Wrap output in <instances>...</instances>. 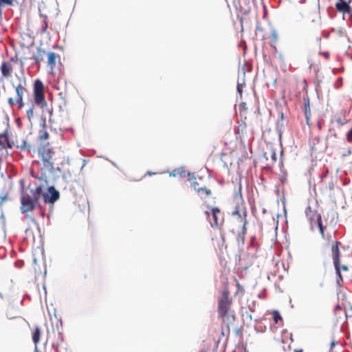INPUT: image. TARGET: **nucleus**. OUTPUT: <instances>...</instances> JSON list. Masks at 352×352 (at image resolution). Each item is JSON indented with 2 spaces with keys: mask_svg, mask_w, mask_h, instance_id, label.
<instances>
[{
  "mask_svg": "<svg viewBox=\"0 0 352 352\" xmlns=\"http://www.w3.org/2000/svg\"><path fill=\"white\" fill-rule=\"evenodd\" d=\"M59 192L53 186L48 188V193L45 192L44 188L41 185H35L34 186L29 185L27 188L22 186L21 211L23 214L33 211L38 205V201L41 197L45 203L54 204L59 199Z\"/></svg>",
  "mask_w": 352,
  "mask_h": 352,
  "instance_id": "nucleus-1",
  "label": "nucleus"
},
{
  "mask_svg": "<svg viewBox=\"0 0 352 352\" xmlns=\"http://www.w3.org/2000/svg\"><path fill=\"white\" fill-rule=\"evenodd\" d=\"M232 299L230 297V291L225 287L220 293L217 300V311L219 317L223 324L228 327L235 320L234 312L232 310Z\"/></svg>",
  "mask_w": 352,
  "mask_h": 352,
  "instance_id": "nucleus-2",
  "label": "nucleus"
},
{
  "mask_svg": "<svg viewBox=\"0 0 352 352\" xmlns=\"http://www.w3.org/2000/svg\"><path fill=\"white\" fill-rule=\"evenodd\" d=\"M54 155L55 151L49 143L42 144L38 148V155L41 161H34L33 165L40 166L42 175L52 173L54 170Z\"/></svg>",
  "mask_w": 352,
  "mask_h": 352,
  "instance_id": "nucleus-3",
  "label": "nucleus"
},
{
  "mask_svg": "<svg viewBox=\"0 0 352 352\" xmlns=\"http://www.w3.org/2000/svg\"><path fill=\"white\" fill-rule=\"evenodd\" d=\"M14 94L7 98V103L11 108L16 107L18 109H22L25 106L23 98L28 92L27 82L25 77L20 78L18 83H12Z\"/></svg>",
  "mask_w": 352,
  "mask_h": 352,
  "instance_id": "nucleus-4",
  "label": "nucleus"
},
{
  "mask_svg": "<svg viewBox=\"0 0 352 352\" xmlns=\"http://www.w3.org/2000/svg\"><path fill=\"white\" fill-rule=\"evenodd\" d=\"M305 215L307 218L311 230H314V225L317 224L318 228L320 230V233L323 239H327L330 241L331 239V235H325L324 231L326 226H323L321 214L316 210L311 208L310 206H308L305 209Z\"/></svg>",
  "mask_w": 352,
  "mask_h": 352,
  "instance_id": "nucleus-5",
  "label": "nucleus"
},
{
  "mask_svg": "<svg viewBox=\"0 0 352 352\" xmlns=\"http://www.w3.org/2000/svg\"><path fill=\"white\" fill-rule=\"evenodd\" d=\"M45 87L43 82L36 79L33 85V98L35 104L43 107L47 105L45 96Z\"/></svg>",
  "mask_w": 352,
  "mask_h": 352,
  "instance_id": "nucleus-6",
  "label": "nucleus"
},
{
  "mask_svg": "<svg viewBox=\"0 0 352 352\" xmlns=\"http://www.w3.org/2000/svg\"><path fill=\"white\" fill-rule=\"evenodd\" d=\"M205 214L212 227L219 228L223 224L224 215L219 208L213 207L210 211H206Z\"/></svg>",
  "mask_w": 352,
  "mask_h": 352,
  "instance_id": "nucleus-7",
  "label": "nucleus"
},
{
  "mask_svg": "<svg viewBox=\"0 0 352 352\" xmlns=\"http://www.w3.org/2000/svg\"><path fill=\"white\" fill-rule=\"evenodd\" d=\"M14 146V142L10 139L9 131L8 129L5 130L3 133H0V149L9 155L8 149H12Z\"/></svg>",
  "mask_w": 352,
  "mask_h": 352,
  "instance_id": "nucleus-8",
  "label": "nucleus"
},
{
  "mask_svg": "<svg viewBox=\"0 0 352 352\" xmlns=\"http://www.w3.org/2000/svg\"><path fill=\"white\" fill-rule=\"evenodd\" d=\"M13 60L14 58H12L10 60L2 61L0 66V70L3 78L8 79L12 76L14 67L12 61Z\"/></svg>",
  "mask_w": 352,
  "mask_h": 352,
  "instance_id": "nucleus-9",
  "label": "nucleus"
},
{
  "mask_svg": "<svg viewBox=\"0 0 352 352\" xmlns=\"http://www.w3.org/2000/svg\"><path fill=\"white\" fill-rule=\"evenodd\" d=\"M341 245V243L338 241H336L331 245V256L333 263L336 269V271L339 272V261L340 260V252L339 246Z\"/></svg>",
  "mask_w": 352,
  "mask_h": 352,
  "instance_id": "nucleus-10",
  "label": "nucleus"
},
{
  "mask_svg": "<svg viewBox=\"0 0 352 352\" xmlns=\"http://www.w3.org/2000/svg\"><path fill=\"white\" fill-rule=\"evenodd\" d=\"M234 199L236 202L237 206L235 208V210L233 212L234 214H238L239 217H241L240 211V206L244 204V200L243 199L242 192H241V186L239 184L237 189L235 190L234 193Z\"/></svg>",
  "mask_w": 352,
  "mask_h": 352,
  "instance_id": "nucleus-11",
  "label": "nucleus"
},
{
  "mask_svg": "<svg viewBox=\"0 0 352 352\" xmlns=\"http://www.w3.org/2000/svg\"><path fill=\"white\" fill-rule=\"evenodd\" d=\"M335 6L337 11L343 14H351L352 12V8L345 0H337Z\"/></svg>",
  "mask_w": 352,
  "mask_h": 352,
  "instance_id": "nucleus-12",
  "label": "nucleus"
},
{
  "mask_svg": "<svg viewBox=\"0 0 352 352\" xmlns=\"http://www.w3.org/2000/svg\"><path fill=\"white\" fill-rule=\"evenodd\" d=\"M47 65L50 68V73L54 72V69L56 66L57 59L60 58V56L53 52H50L47 54Z\"/></svg>",
  "mask_w": 352,
  "mask_h": 352,
  "instance_id": "nucleus-13",
  "label": "nucleus"
},
{
  "mask_svg": "<svg viewBox=\"0 0 352 352\" xmlns=\"http://www.w3.org/2000/svg\"><path fill=\"white\" fill-rule=\"evenodd\" d=\"M303 102L305 104L304 113L306 119V122L309 126L312 124L311 121V113L310 109L309 99L308 97L303 98Z\"/></svg>",
  "mask_w": 352,
  "mask_h": 352,
  "instance_id": "nucleus-14",
  "label": "nucleus"
},
{
  "mask_svg": "<svg viewBox=\"0 0 352 352\" xmlns=\"http://www.w3.org/2000/svg\"><path fill=\"white\" fill-rule=\"evenodd\" d=\"M264 156L270 162L266 164L267 166H272L277 160L276 153L274 149H270L268 153H265Z\"/></svg>",
  "mask_w": 352,
  "mask_h": 352,
  "instance_id": "nucleus-15",
  "label": "nucleus"
},
{
  "mask_svg": "<svg viewBox=\"0 0 352 352\" xmlns=\"http://www.w3.org/2000/svg\"><path fill=\"white\" fill-rule=\"evenodd\" d=\"M334 314L336 316V322L343 320L346 318V311L342 309L339 305H337L334 309Z\"/></svg>",
  "mask_w": 352,
  "mask_h": 352,
  "instance_id": "nucleus-16",
  "label": "nucleus"
},
{
  "mask_svg": "<svg viewBox=\"0 0 352 352\" xmlns=\"http://www.w3.org/2000/svg\"><path fill=\"white\" fill-rule=\"evenodd\" d=\"M36 54L33 55L32 59H33L35 63L38 65H40L41 62L43 60L44 56L47 54L44 49L41 47L36 48Z\"/></svg>",
  "mask_w": 352,
  "mask_h": 352,
  "instance_id": "nucleus-17",
  "label": "nucleus"
},
{
  "mask_svg": "<svg viewBox=\"0 0 352 352\" xmlns=\"http://www.w3.org/2000/svg\"><path fill=\"white\" fill-rule=\"evenodd\" d=\"M334 120L340 125H343L348 122L346 111L344 109L334 116Z\"/></svg>",
  "mask_w": 352,
  "mask_h": 352,
  "instance_id": "nucleus-18",
  "label": "nucleus"
},
{
  "mask_svg": "<svg viewBox=\"0 0 352 352\" xmlns=\"http://www.w3.org/2000/svg\"><path fill=\"white\" fill-rule=\"evenodd\" d=\"M41 333L42 332L41 328L38 326L35 327L32 333V338L34 346H38V344L41 340Z\"/></svg>",
  "mask_w": 352,
  "mask_h": 352,
  "instance_id": "nucleus-19",
  "label": "nucleus"
},
{
  "mask_svg": "<svg viewBox=\"0 0 352 352\" xmlns=\"http://www.w3.org/2000/svg\"><path fill=\"white\" fill-rule=\"evenodd\" d=\"M242 222H243L242 231L238 234L237 241L239 243L243 244L245 242V236L247 233L246 225L248 223V221L245 218L244 220L242 219Z\"/></svg>",
  "mask_w": 352,
  "mask_h": 352,
  "instance_id": "nucleus-20",
  "label": "nucleus"
},
{
  "mask_svg": "<svg viewBox=\"0 0 352 352\" xmlns=\"http://www.w3.org/2000/svg\"><path fill=\"white\" fill-rule=\"evenodd\" d=\"M344 271V272H347L349 270V267L347 265H340V260L339 261V272H338V271H336V274L338 276V279H337V283L338 285H341V283L343 282V278H342V276L341 274V271Z\"/></svg>",
  "mask_w": 352,
  "mask_h": 352,
  "instance_id": "nucleus-21",
  "label": "nucleus"
},
{
  "mask_svg": "<svg viewBox=\"0 0 352 352\" xmlns=\"http://www.w3.org/2000/svg\"><path fill=\"white\" fill-rule=\"evenodd\" d=\"M197 192L201 198H207L210 197L212 195L211 190L206 186H201L198 189Z\"/></svg>",
  "mask_w": 352,
  "mask_h": 352,
  "instance_id": "nucleus-22",
  "label": "nucleus"
},
{
  "mask_svg": "<svg viewBox=\"0 0 352 352\" xmlns=\"http://www.w3.org/2000/svg\"><path fill=\"white\" fill-rule=\"evenodd\" d=\"M49 133L47 131L45 126H44L43 128L39 131L38 139L41 141L46 140L49 138Z\"/></svg>",
  "mask_w": 352,
  "mask_h": 352,
  "instance_id": "nucleus-23",
  "label": "nucleus"
},
{
  "mask_svg": "<svg viewBox=\"0 0 352 352\" xmlns=\"http://www.w3.org/2000/svg\"><path fill=\"white\" fill-rule=\"evenodd\" d=\"M16 147L21 151H25L31 148V145L27 142L26 140H23L21 144L16 145Z\"/></svg>",
  "mask_w": 352,
  "mask_h": 352,
  "instance_id": "nucleus-24",
  "label": "nucleus"
},
{
  "mask_svg": "<svg viewBox=\"0 0 352 352\" xmlns=\"http://www.w3.org/2000/svg\"><path fill=\"white\" fill-rule=\"evenodd\" d=\"M34 113V105H32L26 111V115H27V117L29 119V120H30L33 118Z\"/></svg>",
  "mask_w": 352,
  "mask_h": 352,
  "instance_id": "nucleus-25",
  "label": "nucleus"
},
{
  "mask_svg": "<svg viewBox=\"0 0 352 352\" xmlns=\"http://www.w3.org/2000/svg\"><path fill=\"white\" fill-rule=\"evenodd\" d=\"M235 283H236V286L237 287V290L236 292V294H239V293H241V294H243L244 293V289L243 287L240 285L239 280L237 279H235Z\"/></svg>",
  "mask_w": 352,
  "mask_h": 352,
  "instance_id": "nucleus-26",
  "label": "nucleus"
},
{
  "mask_svg": "<svg viewBox=\"0 0 352 352\" xmlns=\"http://www.w3.org/2000/svg\"><path fill=\"white\" fill-rule=\"evenodd\" d=\"M273 318L276 323H278V320L282 319L280 314L277 311H274L273 312Z\"/></svg>",
  "mask_w": 352,
  "mask_h": 352,
  "instance_id": "nucleus-27",
  "label": "nucleus"
},
{
  "mask_svg": "<svg viewBox=\"0 0 352 352\" xmlns=\"http://www.w3.org/2000/svg\"><path fill=\"white\" fill-rule=\"evenodd\" d=\"M184 170H175L172 173L170 174V176H174L175 177L176 175H179L180 176H184Z\"/></svg>",
  "mask_w": 352,
  "mask_h": 352,
  "instance_id": "nucleus-28",
  "label": "nucleus"
},
{
  "mask_svg": "<svg viewBox=\"0 0 352 352\" xmlns=\"http://www.w3.org/2000/svg\"><path fill=\"white\" fill-rule=\"evenodd\" d=\"M192 186L193 187V188L195 189V190L196 192H197L198 189L200 188L202 186H201L198 182L197 181H194L192 183Z\"/></svg>",
  "mask_w": 352,
  "mask_h": 352,
  "instance_id": "nucleus-29",
  "label": "nucleus"
},
{
  "mask_svg": "<svg viewBox=\"0 0 352 352\" xmlns=\"http://www.w3.org/2000/svg\"><path fill=\"white\" fill-rule=\"evenodd\" d=\"M271 38L274 43H276L278 41V34L276 32L273 31L271 33Z\"/></svg>",
  "mask_w": 352,
  "mask_h": 352,
  "instance_id": "nucleus-30",
  "label": "nucleus"
},
{
  "mask_svg": "<svg viewBox=\"0 0 352 352\" xmlns=\"http://www.w3.org/2000/svg\"><path fill=\"white\" fill-rule=\"evenodd\" d=\"M346 140L348 142H352V129L346 134Z\"/></svg>",
  "mask_w": 352,
  "mask_h": 352,
  "instance_id": "nucleus-31",
  "label": "nucleus"
},
{
  "mask_svg": "<svg viewBox=\"0 0 352 352\" xmlns=\"http://www.w3.org/2000/svg\"><path fill=\"white\" fill-rule=\"evenodd\" d=\"M319 54L323 56L327 60L329 58L330 54L329 52H320Z\"/></svg>",
  "mask_w": 352,
  "mask_h": 352,
  "instance_id": "nucleus-32",
  "label": "nucleus"
},
{
  "mask_svg": "<svg viewBox=\"0 0 352 352\" xmlns=\"http://www.w3.org/2000/svg\"><path fill=\"white\" fill-rule=\"evenodd\" d=\"M7 199L6 195H0V205L3 204Z\"/></svg>",
  "mask_w": 352,
  "mask_h": 352,
  "instance_id": "nucleus-33",
  "label": "nucleus"
},
{
  "mask_svg": "<svg viewBox=\"0 0 352 352\" xmlns=\"http://www.w3.org/2000/svg\"><path fill=\"white\" fill-rule=\"evenodd\" d=\"M351 153V148L349 147L347 148L346 151L342 154L343 156L349 155Z\"/></svg>",
  "mask_w": 352,
  "mask_h": 352,
  "instance_id": "nucleus-34",
  "label": "nucleus"
},
{
  "mask_svg": "<svg viewBox=\"0 0 352 352\" xmlns=\"http://www.w3.org/2000/svg\"><path fill=\"white\" fill-rule=\"evenodd\" d=\"M237 91H238L240 94H241V93H242V91H242V86H241V85H239V84H238V85H237Z\"/></svg>",
  "mask_w": 352,
  "mask_h": 352,
  "instance_id": "nucleus-35",
  "label": "nucleus"
},
{
  "mask_svg": "<svg viewBox=\"0 0 352 352\" xmlns=\"http://www.w3.org/2000/svg\"><path fill=\"white\" fill-rule=\"evenodd\" d=\"M34 352H45V351H42L38 348V346H34Z\"/></svg>",
  "mask_w": 352,
  "mask_h": 352,
  "instance_id": "nucleus-36",
  "label": "nucleus"
},
{
  "mask_svg": "<svg viewBox=\"0 0 352 352\" xmlns=\"http://www.w3.org/2000/svg\"><path fill=\"white\" fill-rule=\"evenodd\" d=\"M312 150H314V151H318V148L315 146V145H313L312 147H311Z\"/></svg>",
  "mask_w": 352,
  "mask_h": 352,
  "instance_id": "nucleus-37",
  "label": "nucleus"
},
{
  "mask_svg": "<svg viewBox=\"0 0 352 352\" xmlns=\"http://www.w3.org/2000/svg\"><path fill=\"white\" fill-rule=\"evenodd\" d=\"M242 107H243V108H245V103H241V104H240V108H242Z\"/></svg>",
  "mask_w": 352,
  "mask_h": 352,
  "instance_id": "nucleus-38",
  "label": "nucleus"
},
{
  "mask_svg": "<svg viewBox=\"0 0 352 352\" xmlns=\"http://www.w3.org/2000/svg\"><path fill=\"white\" fill-rule=\"evenodd\" d=\"M47 24L46 23H45V28H44V30L43 31H45V30L47 29Z\"/></svg>",
  "mask_w": 352,
  "mask_h": 352,
  "instance_id": "nucleus-39",
  "label": "nucleus"
},
{
  "mask_svg": "<svg viewBox=\"0 0 352 352\" xmlns=\"http://www.w3.org/2000/svg\"><path fill=\"white\" fill-rule=\"evenodd\" d=\"M243 214L244 217L246 216V210H244V211L243 212Z\"/></svg>",
  "mask_w": 352,
  "mask_h": 352,
  "instance_id": "nucleus-40",
  "label": "nucleus"
},
{
  "mask_svg": "<svg viewBox=\"0 0 352 352\" xmlns=\"http://www.w3.org/2000/svg\"><path fill=\"white\" fill-rule=\"evenodd\" d=\"M153 173H151V172H148V173H146V175H153Z\"/></svg>",
  "mask_w": 352,
  "mask_h": 352,
  "instance_id": "nucleus-41",
  "label": "nucleus"
},
{
  "mask_svg": "<svg viewBox=\"0 0 352 352\" xmlns=\"http://www.w3.org/2000/svg\"><path fill=\"white\" fill-rule=\"evenodd\" d=\"M314 140V141H316L317 142H319V139H318V138H315Z\"/></svg>",
  "mask_w": 352,
  "mask_h": 352,
  "instance_id": "nucleus-42",
  "label": "nucleus"
},
{
  "mask_svg": "<svg viewBox=\"0 0 352 352\" xmlns=\"http://www.w3.org/2000/svg\"><path fill=\"white\" fill-rule=\"evenodd\" d=\"M280 117H281V119H283V118H284V115H283V113H281Z\"/></svg>",
  "mask_w": 352,
  "mask_h": 352,
  "instance_id": "nucleus-43",
  "label": "nucleus"
},
{
  "mask_svg": "<svg viewBox=\"0 0 352 352\" xmlns=\"http://www.w3.org/2000/svg\"><path fill=\"white\" fill-rule=\"evenodd\" d=\"M272 47H274V49L276 51V46H274V45H272Z\"/></svg>",
  "mask_w": 352,
  "mask_h": 352,
  "instance_id": "nucleus-44",
  "label": "nucleus"
},
{
  "mask_svg": "<svg viewBox=\"0 0 352 352\" xmlns=\"http://www.w3.org/2000/svg\"><path fill=\"white\" fill-rule=\"evenodd\" d=\"M245 128V124H244V125L243 126V129H244Z\"/></svg>",
  "mask_w": 352,
  "mask_h": 352,
  "instance_id": "nucleus-45",
  "label": "nucleus"
},
{
  "mask_svg": "<svg viewBox=\"0 0 352 352\" xmlns=\"http://www.w3.org/2000/svg\"><path fill=\"white\" fill-rule=\"evenodd\" d=\"M297 352H302V351H298Z\"/></svg>",
  "mask_w": 352,
  "mask_h": 352,
  "instance_id": "nucleus-46",
  "label": "nucleus"
},
{
  "mask_svg": "<svg viewBox=\"0 0 352 352\" xmlns=\"http://www.w3.org/2000/svg\"><path fill=\"white\" fill-rule=\"evenodd\" d=\"M201 352H205L204 351H201Z\"/></svg>",
  "mask_w": 352,
  "mask_h": 352,
  "instance_id": "nucleus-47",
  "label": "nucleus"
}]
</instances>
